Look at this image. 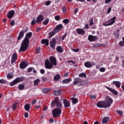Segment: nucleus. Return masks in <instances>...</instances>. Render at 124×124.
<instances>
[{"instance_id": "obj_19", "label": "nucleus", "mask_w": 124, "mask_h": 124, "mask_svg": "<svg viewBox=\"0 0 124 124\" xmlns=\"http://www.w3.org/2000/svg\"><path fill=\"white\" fill-rule=\"evenodd\" d=\"M84 66L87 68H91L93 66V64L90 62H86L84 63Z\"/></svg>"}, {"instance_id": "obj_51", "label": "nucleus", "mask_w": 124, "mask_h": 124, "mask_svg": "<svg viewBox=\"0 0 124 124\" xmlns=\"http://www.w3.org/2000/svg\"><path fill=\"white\" fill-rule=\"evenodd\" d=\"M100 72H104L105 71V68L101 67L99 69Z\"/></svg>"}, {"instance_id": "obj_32", "label": "nucleus", "mask_w": 124, "mask_h": 124, "mask_svg": "<svg viewBox=\"0 0 124 124\" xmlns=\"http://www.w3.org/2000/svg\"><path fill=\"white\" fill-rule=\"evenodd\" d=\"M78 76L79 77H81V78H87V74L85 73H81Z\"/></svg>"}, {"instance_id": "obj_54", "label": "nucleus", "mask_w": 124, "mask_h": 124, "mask_svg": "<svg viewBox=\"0 0 124 124\" xmlns=\"http://www.w3.org/2000/svg\"><path fill=\"white\" fill-rule=\"evenodd\" d=\"M89 28V24H85V27L83 28V30H87Z\"/></svg>"}, {"instance_id": "obj_40", "label": "nucleus", "mask_w": 124, "mask_h": 124, "mask_svg": "<svg viewBox=\"0 0 124 124\" xmlns=\"http://www.w3.org/2000/svg\"><path fill=\"white\" fill-rule=\"evenodd\" d=\"M94 23H93V18H92L90 22V26H93Z\"/></svg>"}, {"instance_id": "obj_20", "label": "nucleus", "mask_w": 124, "mask_h": 124, "mask_svg": "<svg viewBox=\"0 0 124 124\" xmlns=\"http://www.w3.org/2000/svg\"><path fill=\"white\" fill-rule=\"evenodd\" d=\"M23 37H24V31H21L19 33L17 37V41H20L21 38H23Z\"/></svg>"}, {"instance_id": "obj_41", "label": "nucleus", "mask_w": 124, "mask_h": 124, "mask_svg": "<svg viewBox=\"0 0 124 124\" xmlns=\"http://www.w3.org/2000/svg\"><path fill=\"white\" fill-rule=\"evenodd\" d=\"M90 99H93H93H95L96 98V96L95 95H90Z\"/></svg>"}, {"instance_id": "obj_58", "label": "nucleus", "mask_w": 124, "mask_h": 124, "mask_svg": "<svg viewBox=\"0 0 124 124\" xmlns=\"http://www.w3.org/2000/svg\"><path fill=\"white\" fill-rule=\"evenodd\" d=\"M36 103V99H33L32 101V105H34Z\"/></svg>"}, {"instance_id": "obj_14", "label": "nucleus", "mask_w": 124, "mask_h": 124, "mask_svg": "<svg viewBox=\"0 0 124 124\" xmlns=\"http://www.w3.org/2000/svg\"><path fill=\"white\" fill-rule=\"evenodd\" d=\"M16 61H17V53H14L12 56L11 62L13 64Z\"/></svg>"}, {"instance_id": "obj_9", "label": "nucleus", "mask_w": 124, "mask_h": 124, "mask_svg": "<svg viewBox=\"0 0 124 124\" xmlns=\"http://www.w3.org/2000/svg\"><path fill=\"white\" fill-rule=\"evenodd\" d=\"M23 81H25V77H21L20 78H17L15 79H14L12 82L10 83V85L11 87H13L14 85L16 84H17L19 82H23Z\"/></svg>"}, {"instance_id": "obj_16", "label": "nucleus", "mask_w": 124, "mask_h": 124, "mask_svg": "<svg viewBox=\"0 0 124 124\" xmlns=\"http://www.w3.org/2000/svg\"><path fill=\"white\" fill-rule=\"evenodd\" d=\"M14 14H15V11L11 10L8 13L7 17L8 19H11L14 16Z\"/></svg>"}, {"instance_id": "obj_33", "label": "nucleus", "mask_w": 124, "mask_h": 124, "mask_svg": "<svg viewBox=\"0 0 124 124\" xmlns=\"http://www.w3.org/2000/svg\"><path fill=\"white\" fill-rule=\"evenodd\" d=\"M40 83V79H37L34 81V86H37Z\"/></svg>"}, {"instance_id": "obj_11", "label": "nucleus", "mask_w": 124, "mask_h": 124, "mask_svg": "<svg viewBox=\"0 0 124 124\" xmlns=\"http://www.w3.org/2000/svg\"><path fill=\"white\" fill-rule=\"evenodd\" d=\"M98 38V37H97V36H93V35H89L88 36V39L91 42H93V41H95L97 40Z\"/></svg>"}, {"instance_id": "obj_53", "label": "nucleus", "mask_w": 124, "mask_h": 124, "mask_svg": "<svg viewBox=\"0 0 124 124\" xmlns=\"http://www.w3.org/2000/svg\"><path fill=\"white\" fill-rule=\"evenodd\" d=\"M67 36V33H65V34L63 35V36H62V40H64V38H65V37H66Z\"/></svg>"}, {"instance_id": "obj_26", "label": "nucleus", "mask_w": 124, "mask_h": 124, "mask_svg": "<svg viewBox=\"0 0 124 124\" xmlns=\"http://www.w3.org/2000/svg\"><path fill=\"white\" fill-rule=\"evenodd\" d=\"M113 84H115L116 87L117 88H120L121 87V82H120V81H113Z\"/></svg>"}, {"instance_id": "obj_4", "label": "nucleus", "mask_w": 124, "mask_h": 124, "mask_svg": "<svg viewBox=\"0 0 124 124\" xmlns=\"http://www.w3.org/2000/svg\"><path fill=\"white\" fill-rule=\"evenodd\" d=\"M62 24L57 25L52 31L50 32L48 34V38H51V37L54 36L56 33H58V32L61 31L62 30Z\"/></svg>"}, {"instance_id": "obj_44", "label": "nucleus", "mask_w": 124, "mask_h": 124, "mask_svg": "<svg viewBox=\"0 0 124 124\" xmlns=\"http://www.w3.org/2000/svg\"><path fill=\"white\" fill-rule=\"evenodd\" d=\"M55 19L56 20V21H60L61 19V17H60V16H55Z\"/></svg>"}, {"instance_id": "obj_1", "label": "nucleus", "mask_w": 124, "mask_h": 124, "mask_svg": "<svg viewBox=\"0 0 124 124\" xmlns=\"http://www.w3.org/2000/svg\"><path fill=\"white\" fill-rule=\"evenodd\" d=\"M32 36V33L29 32L26 34V37L22 41L21 46L19 48V52H25L28 50L30 46V38Z\"/></svg>"}, {"instance_id": "obj_64", "label": "nucleus", "mask_w": 124, "mask_h": 124, "mask_svg": "<svg viewBox=\"0 0 124 124\" xmlns=\"http://www.w3.org/2000/svg\"><path fill=\"white\" fill-rule=\"evenodd\" d=\"M111 1V0H105V3H109V2Z\"/></svg>"}, {"instance_id": "obj_25", "label": "nucleus", "mask_w": 124, "mask_h": 124, "mask_svg": "<svg viewBox=\"0 0 124 124\" xmlns=\"http://www.w3.org/2000/svg\"><path fill=\"white\" fill-rule=\"evenodd\" d=\"M24 109L26 111H30V110H31V105L29 104H26L24 106Z\"/></svg>"}, {"instance_id": "obj_31", "label": "nucleus", "mask_w": 124, "mask_h": 124, "mask_svg": "<svg viewBox=\"0 0 124 124\" xmlns=\"http://www.w3.org/2000/svg\"><path fill=\"white\" fill-rule=\"evenodd\" d=\"M71 99H72L73 104H76L78 102V99L77 98L72 97Z\"/></svg>"}, {"instance_id": "obj_38", "label": "nucleus", "mask_w": 124, "mask_h": 124, "mask_svg": "<svg viewBox=\"0 0 124 124\" xmlns=\"http://www.w3.org/2000/svg\"><path fill=\"white\" fill-rule=\"evenodd\" d=\"M7 77L9 79H12V78H13V76L12 75V74L8 73L7 75Z\"/></svg>"}, {"instance_id": "obj_59", "label": "nucleus", "mask_w": 124, "mask_h": 124, "mask_svg": "<svg viewBox=\"0 0 124 124\" xmlns=\"http://www.w3.org/2000/svg\"><path fill=\"white\" fill-rule=\"evenodd\" d=\"M111 10H112V8L111 7L108 8V14H109L110 12H111Z\"/></svg>"}, {"instance_id": "obj_8", "label": "nucleus", "mask_w": 124, "mask_h": 124, "mask_svg": "<svg viewBox=\"0 0 124 124\" xmlns=\"http://www.w3.org/2000/svg\"><path fill=\"white\" fill-rule=\"evenodd\" d=\"M116 22V16H114L110 18L109 20L103 23V26L104 27H108V26H112L113 24H115Z\"/></svg>"}, {"instance_id": "obj_21", "label": "nucleus", "mask_w": 124, "mask_h": 124, "mask_svg": "<svg viewBox=\"0 0 124 124\" xmlns=\"http://www.w3.org/2000/svg\"><path fill=\"white\" fill-rule=\"evenodd\" d=\"M41 44H45L46 46H48V45H49V40L42 39L41 41Z\"/></svg>"}, {"instance_id": "obj_24", "label": "nucleus", "mask_w": 124, "mask_h": 124, "mask_svg": "<svg viewBox=\"0 0 124 124\" xmlns=\"http://www.w3.org/2000/svg\"><path fill=\"white\" fill-rule=\"evenodd\" d=\"M56 51L59 53H63V49H62V46H58L56 47Z\"/></svg>"}, {"instance_id": "obj_22", "label": "nucleus", "mask_w": 124, "mask_h": 124, "mask_svg": "<svg viewBox=\"0 0 124 124\" xmlns=\"http://www.w3.org/2000/svg\"><path fill=\"white\" fill-rule=\"evenodd\" d=\"M61 94H62V91H61L60 90H55L53 92L54 95H60Z\"/></svg>"}, {"instance_id": "obj_45", "label": "nucleus", "mask_w": 124, "mask_h": 124, "mask_svg": "<svg viewBox=\"0 0 124 124\" xmlns=\"http://www.w3.org/2000/svg\"><path fill=\"white\" fill-rule=\"evenodd\" d=\"M50 4H51V1L50 0L46 1L45 3V5H46V6H48V5H50Z\"/></svg>"}, {"instance_id": "obj_30", "label": "nucleus", "mask_w": 124, "mask_h": 124, "mask_svg": "<svg viewBox=\"0 0 124 124\" xmlns=\"http://www.w3.org/2000/svg\"><path fill=\"white\" fill-rule=\"evenodd\" d=\"M18 90L20 91H23V90H25V85L23 84H20L18 85Z\"/></svg>"}, {"instance_id": "obj_6", "label": "nucleus", "mask_w": 124, "mask_h": 124, "mask_svg": "<svg viewBox=\"0 0 124 124\" xmlns=\"http://www.w3.org/2000/svg\"><path fill=\"white\" fill-rule=\"evenodd\" d=\"M74 85H77L79 87L81 86H85L87 84L85 81H83L82 79L79 78H76L74 79L73 81Z\"/></svg>"}, {"instance_id": "obj_27", "label": "nucleus", "mask_w": 124, "mask_h": 124, "mask_svg": "<svg viewBox=\"0 0 124 124\" xmlns=\"http://www.w3.org/2000/svg\"><path fill=\"white\" fill-rule=\"evenodd\" d=\"M42 91L43 93H49V92H51V91H52V89L44 88L43 89Z\"/></svg>"}, {"instance_id": "obj_50", "label": "nucleus", "mask_w": 124, "mask_h": 124, "mask_svg": "<svg viewBox=\"0 0 124 124\" xmlns=\"http://www.w3.org/2000/svg\"><path fill=\"white\" fill-rule=\"evenodd\" d=\"M72 51H73V52H75V53H78V52H79V51H80V49H79V48L72 49Z\"/></svg>"}, {"instance_id": "obj_13", "label": "nucleus", "mask_w": 124, "mask_h": 124, "mask_svg": "<svg viewBox=\"0 0 124 124\" xmlns=\"http://www.w3.org/2000/svg\"><path fill=\"white\" fill-rule=\"evenodd\" d=\"M63 102L65 108H68L70 106V102L68 101L67 99H63Z\"/></svg>"}, {"instance_id": "obj_61", "label": "nucleus", "mask_w": 124, "mask_h": 124, "mask_svg": "<svg viewBox=\"0 0 124 124\" xmlns=\"http://www.w3.org/2000/svg\"><path fill=\"white\" fill-rule=\"evenodd\" d=\"M78 11H79V10H78V8H77L74 11V14H76V13H77V12H78Z\"/></svg>"}, {"instance_id": "obj_43", "label": "nucleus", "mask_w": 124, "mask_h": 124, "mask_svg": "<svg viewBox=\"0 0 124 124\" xmlns=\"http://www.w3.org/2000/svg\"><path fill=\"white\" fill-rule=\"evenodd\" d=\"M117 113H118V114H119V115H120V116H123V112L120 110H117L116 111Z\"/></svg>"}, {"instance_id": "obj_60", "label": "nucleus", "mask_w": 124, "mask_h": 124, "mask_svg": "<svg viewBox=\"0 0 124 124\" xmlns=\"http://www.w3.org/2000/svg\"><path fill=\"white\" fill-rule=\"evenodd\" d=\"M25 118H28L29 117V113L25 112L24 114Z\"/></svg>"}, {"instance_id": "obj_12", "label": "nucleus", "mask_w": 124, "mask_h": 124, "mask_svg": "<svg viewBox=\"0 0 124 124\" xmlns=\"http://www.w3.org/2000/svg\"><path fill=\"white\" fill-rule=\"evenodd\" d=\"M106 89L109 91L111 93H112L113 94H115V95H118V91H117L115 90H114L110 87H108V86H106Z\"/></svg>"}, {"instance_id": "obj_37", "label": "nucleus", "mask_w": 124, "mask_h": 124, "mask_svg": "<svg viewBox=\"0 0 124 124\" xmlns=\"http://www.w3.org/2000/svg\"><path fill=\"white\" fill-rule=\"evenodd\" d=\"M12 109L15 111V110H16L17 109V104L15 103L13 104L12 105Z\"/></svg>"}, {"instance_id": "obj_17", "label": "nucleus", "mask_w": 124, "mask_h": 124, "mask_svg": "<svg viewBox=\"0 0 124 124\" xmlns=\"http://www.w3.org/2000/svg\"><path fill=\"white\" fill-rule=\"evenodd\" d=\"M44 20V18L42 15H39L38 16V17L36 19V23L37 24H39V23H41L42 21Z\"/></svg>"}, {"instance_id": "obj_23", "label": "nucleus", "mask_w": 124, "mask_h": 124, "mask_svg": "<svg viewBox=\"0 0 124 124\" xmlns=\"http://www.w3.org/2000/svg\"><path fill=\"white\" fill-rule=\"evenodd\" d=\"M71 78H66L62 81V84H69L71 81Z\"/></svg>"}, {"instance_id": "obj_18", "label": "nucleus", "mask_w": 124, "mask_h": 124, "mask_svg": "<svg viewBox=\"0 0 124 124\" xmlns=\"http://www.w3.org/2000/svg\"><path fill=\"white\" fill-rule=\"evenodd\" d=\"M76 31L78 34H85V31L81 28L77 29Z\"/></svg>"}, {"instance_id": "obj_57", "label": "nucleus", "mask_w": 124, "mask_h": 124, "mask_svg": "<svg viewBox=\"0 0 124 124\" xmlns=\"http://www.w3.org/2000/svg\"><path fill=\"white\" fill-rule=\"evenodd\" d=\"M15 25V23H14V20H12L10 22V26H13Z\"/></svg>"}, {"instance_id": "obj_47", "label": "nucleus", "mask_w": 124, "mask_h": 124, "mask_svg": "<svg viewBox=\"0 0 124 124\" xmlns=\"http://www.w3.org/2000/svg\"><path fill=\"white\" fill-rule=\"evenodd\" d=\"M42 80L43 82H47V81L48 80V78H47L46 77H43L42 78Z\"/></svg>"}, {"instance_id": "obj_28", "label": "nucleus", "mask_w": 124, "mask_h": 124, "mask_svg": "<svg viewBox=\"0 0 124 124\" xmlns=\"http://www.w3.org/2000/svg\"><path fill=\"white\" fill-rule=\"evenodd\" d=\"M61 79V75L59 74L56 75L53 78L54 81H59Z\"/></svg>"}, {"instance_id": "obj_36", "label": "nucleus", "mask_w": 124, "mask_h": 124, "mask_svg": "<svg viewBox=\"0 0 124 124\" xmlns=\"http://www.w3.org/2000/svg\"><path fill=\"white\" fill-rule=\"evenodd\" d=\"M62 22L64 23V24H65L66 25H67V24L69 23V19H68L67 18L64 19L62 20Z\"/></svg>"}, {"instance_id": "obj_42", "label": "nucleus", "mask_w": 124, "mask_h": 124, "mask_svg": "<svg viewBox=\"0 0 124 124\" xmlns=\"http://www.w3.org/2000/svg\"><path fill=\"white\" fill-rule=\"evenodd\" d=\"M119 45L120 47H124V41H121L119 42Z\"/></svg>"}, {"instance_id": "obj_62", "label": "nucleus", "mask_w": 124, "mask_h": 124, "mask_svg": "<svg viewBox=\"0 0 124 124\" xmlns=\"http://www.w3.org/2000/svg\"><path fill=\"white\" fill-rule=\"evenodd\" d=\"M47 109H48V107L46 106L43 108V111H46V110H47Z\"/></svg>"}, {"instance_id": "obj_48", "label": "nucleus", "mask_w": 124, "mask_h": 124, "mask_svg": "<svg viewBox=\"0 0 124 124\" xmlns=\"http://www.w3.org/2000/svg\"><path fill=\"white\" fill-rule=\"evenodd\" d=\"M99 46H101V45H99V44H95L93 45V47L95 48H97V47H99Z\"/></svg>"}, {"instance_id": "obj_52", "label": "nucleus", "mask_w": 124, "mask_h": 124, "mask_svg": "<svg viewBox=\"0 0 124 124\" xmlns=\"http://www.w3.org/2000/svg\"><path fill=\"white\" fill-rule=\"evenodd\" d=\"M36 20L33 19V20L31 21V25L32 26H34V24H36Z\"/></svg>"}, {"instance_id": "obj_56", "label": "nucleus", "mask_w": 124, "mask_h": 124, "mask_svg": "<svg viewBox=\"0 0 124 124\" xmlns=\"http://www.w3.org/2000/svg\"><path fill=\"white\" fill-rule=\"evenodd\" d=\"M41 74H44V73H45V70H44V69H42L40 70V71Z\"/></svg>"}, {"instance_id": "obj_34", "label": "nucleus", "mask_w": 124, "mask_h": 124, "mask_svg": "<svg viewBox=\"0 0 124 124\" xmlns=\"http://www.w3.org/2000/svg\"><path fill=\"white\" fill-rule=\"evenodd\" d=\"M49 18H47L46 20H45L43 22V25H45V26L48 25V24L49 23Z\"/></svg>"}, {"instance_id": "obj_63", "label": "nucleus", "mask_w": 124, "mask_h": 124, "mask_svg": "<svg viewBox=\"0 0 124 124\" xmlns=\"http://www.w3.org/2000/svg\"><path fill=\"white\" fill-rule=\"evenodd\" d=\"M49 123H51V124H52V123H54V119H49Z\"/></svg>"}, {"instance_id": "obj_7", "label": "nucleus", "mask_w": 124, "mask_h": 124, "mask_svg": "<svg viewBox=\"0 0 124 124\" xmlns=\"http://www.w3.org/2000/svg\"><path fill=\"white\" fill-rule=\"evenodd\" d=\"M52 113L53 118H58V117H60L62 115V109L55 108L53 109Z\"/></svg>"}, {"instance_id": "obj_15", "label": "nucleus", "mask_w": 124, "mask_h": 124, "mask_svg": "<svg viewBox=\"0 0 124 124\" xmlns=\"http://www.w3.org/2000/svg\"><path fill=\"white\" fill-rule=\"evenodd\" d=\"M27 66H28V65L27 64V62L25 61L22 62L19 64V67L21 69H24L26 68Z\"/></svg>"}, {"instance_id": "obj_10", "label": "nucleus", "mask_w": 124, "mask_h": 124, "mask_svg": "<svg viewBox=\"0 0 124 124\" xmlns=\"http://www.w3.org/2000/svg\"><path fill=\"white\" fill-rule=\"evenodd\" d=\"M56 44H57V41L56 40V38L54 37L52 38V40L50 41V46L51 48H52V49H55Z\"/></svg>"}, {"instance_id": "obj_2", "label": "nucleus", "mask_w": 124, "mask_h": 124, "mask_svg": "<svg viewBox=\"0 0 124 124\" xmlns=\"http://www.w3.org/2000/svg\"><path fill=\"white\" fill-rule=\"evenodd\" d=\"M113 103V99L108 96L106 97L105 101H99L96 105L99 108H109Z\"/></svg>"}, {"instance_id": "obj_55", "label": "nucleus", "mask_w": 124, "mask_h": 124, "mask_svg": "<svg viewBox=\"0 0 124 124\" xmlns=\"http://www.w3.org/2000/svg\"><path fill=\"white\" fill-rule=\"evenodd\" d=\"M33 67H30L28 69V72L30 73V72H31V71H32V69H33Z\"/></svg>"}, {"instance_id": "obj_5", "label": "nucleus", "mask_w": 124, "mask_h": 124, "mask_svg": "<svg viewBox=\"0 0 124 124\" xmlns=\"http://www.w3.org/2000/svg\"><path fill=\"white\" fill-rule=\"evenodd\" d=\"M56 104L57 108H59L61 109V108H62V102L60 101V99L58 97H56L54 99V101H52L51 103V106L52 108H54Z\"/></svg>"}, {"instance_id": "obj_39", "label": "nucleus", "mask_w": 124, "mask_h": 124, "mask_svg": "<svg viewBox=\"0 0 124 124\" xmlns=\"http://www.w3.org/2000/svg\"><path fill=\"white\" fill-rule=\"evenodd\" d=\"M0 84H6V80H4V79H1L0 80Z\"/></svg>"}, {"instance_id": "obj_29", "label": "nucleus", "mask_w": 124, "mask_h": 124, "mask_svg": "<svg viewBox=\"0 0 124 124\" xmlns=\"http://www.w3.org/2000/svg\"><path fill=\"white\" fill-rule=\"evenodd\" d=\"M109 121V117H105L102 120V124H106Z\"/></svg>"}, {"instance_id": "obj_46", "label": "nucleus", "mask_w": 124, "mask_h": 124, "mask_svg": "<svg viewBox=\"0 0 124 124\" xmlns=\"http://www.w3.org/2000/svg\"><path fill=\"white\" fill-rule=\"evenodd\" d=\"M40 50H41V48L40 47H37L36 48V50H35V52L36 53V54H38V53H39V52H40Z\"/></svg>"}, {"instance_id": "obj_35", "label": "nucleus", "mask_w": 124, "mask_h": 124, "mask_svg": "<svg viewBox=\"0 0 124 124\" xmlns=\"http://www.w3.org/2000/svg\"><path fill=\"white\" fill-rule=\"evenodd\" d=\"M114 35H116L117 38L120 37V30H117V31L114 32Z\"/></svg>"}, {"instance_id": "obj_3", "label": "nucleus", "mask_w": 124, "mask_h": 124, "mask_svg": "<svg viewBox=\"0 0 124 124\" xmlns=\"http://www.w3.org/2000/svg\"><path fill=\"white\" fill-rule=\"evenodd\" d=\"M49 61L46 59L45 62V67L47 68V69H52L53 65H54V66H57V59H56V57L50 56L49 57Z\"/></svg>"}, {"instance_id": "obj_49", "label": "nucleus", "mask_w": 124, "mask_h": 124, "mask_svg": "<svg viewBox=\"0 0 124 124\" xmlns=\"http://www.w3.org/2000/svg\"><path fill=\"white\" fill-rule=\"evenodd\" d=\"M62 10L63 13H65V12H66V10H67L66 7H65L64 6L62 7Z\"/></svg>"}]
</instances>
